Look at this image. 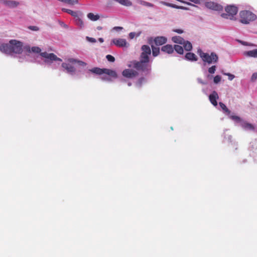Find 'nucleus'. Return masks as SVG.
Listing matches in <instances>:
<instances>
[{"instance_id":"obj_46","label":"nucleus","mask_w":257,"mask_h":257,"mask_svg":"<svg viewBox=\"0 0 257 257\" xmlns=\"http://www.w3.org/2000/svg\"><path fill=\"white\" fill-rule=\"evenodd\" d=\"M114 29L116 30H122V27H115L114 28Z\"/></svg>"},{"instance_id":"obj_15","label":"nucleus","mask_w":257,"mask_h":257,"mask_svg":"<svg viewBox=\"0 0 257 257\" xmlns=\"http://www.w3.org/2000/svg\"><path fill=\"white\" fill-rule=\"evenodd\" d=\"M1 2L10 8H15L19 5V3L15 1L2 0Z\"/></svg>"},{"instance_id":"obj_6","label":"nucleus","mask_w":257,"mask_h":257,"mask_svg":"<svg viewBox=\"0 0 257 257\" xmlns=\"http://www.w3.org/2000/svg\"><path fill=\"white\" fill-rule=\"evenodd\" d=\"M11 44L12 54H21L23 52V43L16 40L10 41Z\"/></svg>"},{"instance_id":"obj_8","label":"nucleus","mask_w":257,"mask_h":257,"mask_svg":"<svg viewBox=\"0 0 257 257\" xmlns=\"http://www.w3.org/2000/svg\"><path fill=\"white\" fill-rule=\"evenodd\" d=\"M122 75L126 78H133L138 76L139 73L134 69H126L123 71Z\"/></svg>"},{"instance_id":"obj_26","label":"nucleus","mask_w":257,"mask_h":257,"mask_svg":"<svg viewBox=\"0 0 257 257\" xmlns=\"http://www.w3.org/2000/svg\"><path fill=\"white\" fill-rule=\"evenodd\" d=\"M175 50L177 53L179 54H183L184 52L183 48L182 46L178 45H175L174 47V51Z\"/></svg>"},{"instance_id":"obj_49","label":"nucleus","mask_w":257,"mask_h":257,"mask_svg":"<svg viewBox=\"0 0 257 257\" xmlns=\"http://www.w3.org/2000/svg\"><path fill=\"white\" fill-rule=\"evenodd\" d=\"M98 41L101 42V43H102L103 42L104 40H103V39L102 38H100L98 39Z\"/></svg>"},{"instance_id":"obj_22","label":"nucleus","mask_w":257,"mask_h":257,"mask_svg":"<svg viewBox=\"0 0 257 257\" xmlns=\"http://www.w3.org/2000/svg\"><path fill=\"white\" fill-rule=\"evenodd\" d=\"M182 45H183V47L186 51H190L192 49V44L188 41H185L184 40V43Z\"/></svg>"},{"instance_id":"obj_16","label":"nucleus","mask_w":257,"mask_h":257,"mask_svg":"<svg viewBox=\"0 0 257 257\" xmlns=\"http://www.w3.org/2000/svg\"><path fill=\"white\" fill-rule=\"evenodd\" d=\"M161 51L169 54L174 52V47L172 45L167 44L161 48Z\"/></svg>"},{"instance_id":"obj_19","label":"nucleus","mask_w":257,"mask_h":257,"mask_svg":"<svg viewBox=\"0 0 257 257\" xmlns=\"http://www.w3.org/2000/svg\"><path fill=\"white\" fill-rule=\"evenodd\" d=\"M171 40L174 43L181 45L184 43V41L183 38L179 36L172 37Z\"/></svg>"},{"instance_id":"obj_4","label":"nucleus","mask_w":257,"mask_h":257,"mask_svg":"<svg viewBox=\"0 0 257 257\" xmlns=\"http://www.w3.org/2000/svg\"><path fill=\"white\" fill-rule=\"evenodd\" d=\"M89 71L96 74L101 75L102 74H105L113 78L117 77V74L115 71L109 69H101L98 67H94L89 70Z\"/></svg>"},{"instance_id":"obj_1","label":"nucleus","mask_w":257,"mask_h":257,"mask_svg":"<svg viewBox=\"0 0 257 257\" xmlns=\"http://www.w3.org/2000/svg\"><path fill=\"white\" fill-rule=\"evenodd\" d=\"M142 51L140 56V60H134L132 62L133 67L138 71L144 73L145 75L151 73V65L150 63V56L151 50L148 45H144L141 47Z\"/></svg>"},{"instance_id":"obj_17","label":"nucleus","mask_w":257,"mask_h":257,"mask_svg":"<svg viewBox=\"0 0 257 257\" xmlns=\"http://www.w3.org/2000/svg\"><path fill=\"white\" fill-rule=\"evenodd\" d=\"M161 3L165 6L170 7L173 8H175L177 9H182V10H187V9L184 7L183 6H179L176 5L171 4L169 3H167L165 2H161Z\"/></svg>"},{"instance_id":"obj_33","label":"nucleus","mask_w":257,"mask_h":257,"mask_svg":"<svg viewBox=\"0 0 257 257\" xmlns=\"http://www.w3.org/2000/svg\"><path fill=\"white\" fill-rule=\"evenodd\" d=\"M107 60L111 62H113L115 61V58L113 56L111 55H107L106 56Z\"/></svg>"},{"instance_id":"obj_48","label":"nucleus","mask_w":257,"mask_h":257,"mask_svg":"<svg viewBox=\"0 0 257 257\" xmlns=\"http://www.w3.org/2000/svg\"><path fill=\"white\" fill-rule=\"evenodd\" d=\"M198 82H200L201 84H206V83L203 82L200 79H198Z\"/></svg>"},{"instance_id":"obj_35","label":"nucleus","mask_w":257,"mask_h":257,"mask_svg":"<svg viewBox=\"0 0 257 257\" xmlns=\"http://www.w3.org/2000/svg\"><path fill=\"white\" fill-rule=\"evenodd\" d=\"M221 77L219 75H216L214 77L213 81L215 83H218L221 81Z\"/></svg>"},{"instance_id":"obj_24","label":"nucleus","mask_w":257,"mask_h":257,"mask_svg":"<svg viewBox=\"0 0 257 257\" xmlns=\"http://www.w3.org/2000/svg\"><path fill=\"white\" fill-rule=\"evenodd\" d=\"M62 11L71 15L72 16L74 17V18L77 17V16L78 15V12L73 11L69 9H62Z\"/></svg>"},{"instance_id":"obj_7","label":"nucleus","mask_w":257,"mask_h":257,"mask_svg":"<svg viewBox=\"0 0 257 257\" xmlns=\"http://www.w3.org/2000/svg\"><path fill=\"white\" fill-rule=\"evenodd\" d=\"M40 55L46 58L45 60V62L46 63H49L50 61H62V59L58 58L56 55L54 53H48L46 52H42L40 53Z\"/></svg>"},{"instance_id":"obj_14","label":"nucleus","mask_w":257,"mask_h":257,"mask_svg":"<svg viewBox=\"0 0 257 257\" xmlns=\"http://www.w3.org/2000/svg\"><path fill=\"white\" fill-rule=\"evenodd\" d=\"M167 41V38L163 36L157 37L154 39V42L157 46L162 45L166 43Z\"/></svg>"},{"instance_id":"obj_44","label":"nucleus","mask_w":257,"mask_h":257,"mask_svg":"<svg viewBox=\"0 0 257 257\" xmlns=\"http://www.w3.org/2000/svg\"><path fill=\"white\" fill-rule=\"evenodd\" d=\"M136 36V33L135 32H131L129 34V37L131 39H133Z\"/></svg>"},{"instance_id":"obj_51","label":"nucleus","mask_w":257,"mask_h":257,"mask_svg":"<svg viewBox=\"0 0 257 257\" xmlns=\"http://www.w3.org/2000/svg\"><path fill=\"white\" fill-rule=\"evenodd\" d=\"M131 85H132V83L131 82L128 83V86H131Z\"/></svg>"},{"instance_id":"obj_29","label":"nucleus","mask_w":257,"mask_h":257,"mask_svg":"<svg viewBox=\"0 0 257 257\" xmlns=\"http://www.w3.org/2000/svg\"><path fill=\"white\" fill-rule=\"evenodd\" d=\"M138 2L140 5L144 6L149 7H154L153 4H152L150 3H149V2H145L144 1L139 0L138 1Z\"/></svg>"},{"instance_id":"obj_18","label":"nucleus","mask_w":257,"mask_h":257,"mask_svg":"<svg viewBox=\"0 0 257 257\" xmlns=\"http://www.w3.org/2000/svg\"><path fill=\"white\" fill-rule=\"evenodd\" d=\"M185 58L188 60L192 61H196L197 60V56L195 54L191 52L187 53L185 55Z\"/></svg>"},{"instance_id":"obj_45","label":"nucleus","mask_w":257,"mask_h":257,"mask_svg":"<svg viewBox=\"0 0 257 257\" xmlns=\"http://www.w3.org/2000/svg\"><path fill=\"white\" fill-rule=\"evenodd\" d=\"M189 1L195 3V4H196L200 3L199 0H189Z\"/></svg>"},{"instance_id":"obj_30","label":"nucleus","mask_w":257,"mask_h":257,"mask_svg":"<svg viewBox=\"0 0 257 257\" xmlns=\"http://www.w3.org/2000/svg\"><path fill=\"white\" fill-rule=\"evenodd\" d=\"M219 104L224 112H226L228 114H230V111L228 109V108L223 103L220 102Z\"/></svg>"},{"instance_id":"obj_25","label":"nucleus","mask_w":257,"mask_h":257,"mask_svg":"<svg viewBox=\"0 0 257 257\" xmlns=\"http://www.w3.org/2000/svg\"><path fill=\"white\" fill-rule=\"evenodd\" d=\"M116 2L119 3L122 5L125 6H131L132 5V3L131 2H130L129 0H115Z\"/></svg>"},{"instance_id":"obj_10","label":"nucleus","mask_w":257,"mask_h":257,"mask_svg":"<svg viewBox=\"0 0 257 257\" xmlns=\"http://www.w3.org/2000/svg\"><path fill=\"white\" fill-rule=\"evenodd\" d=\"M111 42L119 47H127L129 46V44L127 43L126 41L124 39H113Z\"/></svg>"},{"instance_id":"obj_31","label":"nucleus","mask_w":257,"mask_h":257,"mask_svg":"<svg viewBox=\"0 0 257 257\" xmlns=\"http://www.w3.org/2000/svg\"><path fill=\"white\" fill-rule=\"evenodd\" d=\"M64 3L70 5H74L78 3V0H64Z\"/></svg>"},{"instance_id":"obj_9","label":"nucleus","mask_w":257,"mask_h":257,"mask_svg":"<svg viewBox=\"0 0 257 257\" xmlns=\"http://www.w3.org/2000/svg\"><path fill=\"white\" fill-rule=\"evenodd\" d=\"M205 6L207 8L212 10L219 11L223 10V7L222 6L212 2H208L205 3Z\"/></svg>"},{"instance_id":"obj_40","label":"nucleus","mask_w":257,"mask_h":257,"mask_svg":"<svg viewBox=\"0 0 257 257\" xmlns=\"http://www.w3.org/2000/svg\"><path fill=\"white\" fill-rule=\"evenodd\" d=\"M173 31L178 34H182L183 33V30L180 29H174L173 30Z\"/></svg>"},{"instance_id":"obj_27","label":"nucleus","mask_w":257,"mask_h":257,"mask_svg":"<svg viewBox=\"0 0 257 257\" xmlns=\"http://www.w3.org/2000/svg\"><path fill=\"white\" fill-rule=\"evenodd\" d=\"M242 127L246 130H253L254 126L251 123L244 122L242 124Z\"/></svg>"},{"instance_id":"obj_3","label":"nucleus","mask_w":257,"mask_h":257,"mask_svg":"<svg viewBox=\"0 0 257 257\" xmlns=\"http://www.w3.org/2000/svg\"><path fill=\"white\" fill-rule=\"evenodd\" d=\"M240 21L243 24H248L250 22L255 20L256 16L248 11H242L240 12Z\"/></svg>"},{"instance_id":"obj_32","label":"nucleus","mask_w":257,"mask_h":257,"mask_svg":"<svg viewBox=\"0 0 257 257\" xmlns=\"http://www.w3.org/2000/svg\"><path fill=\"white\" fill-rule=\"evenodd\" d=\"M31 50L33 52L36 53H40L41 51V49L38 47H33L31 48Z\"/></svg>"},{"instance_id":"obj_38","label":"nucleus","mask_w":257,"mask_h":257,"mask_svg":"<svg viewBox=\"0 0 257 257\" xmlns=\"http://www.w3.org/2000/svg\"><path fill=\"white\" fill-rule=\"evenodd\" d=\"M257 79V73L254 72L252 74L251 77V80L252 81H254Z\"/></svg>"},{"instance_id":"obj_52","label":"nucleus","mask_w":257,"mask_h":257,"mask_svg":"<svg viewBox=\"0 0 257 257\" xmlns=\"http://www.w3.org/2000/svg\"><path fill=\"white\" fill-rule=\"evenodd\" d=\"M102 79H103V80H105V78L104 77H102Z\"/></svg>"},{"instance_id":"obj_21","label":"nucleus","mask_w":257,"mask_h":257,"mask_svg":"<svg viewBox=\"0 0 257 257\" xmlns=\"http://www.w3.org/2000/svg\"><path fill=\"white\" fill-rule=\"evenodd\" d=\"M245 54L248 57L257 58V49L247 51Z\"/></svg>"},{"instance_id":"obj_2","label":"nucleus","mask_w":257,"mask_h":257,"mask_svg":"<svg viewBox=\"0 0 257 257\" xmlns=\"http://www.w3.org/2000/svg\"><path fill=\"white\" fill-rule=\"evenodd\" d=\"M198 53L204 62L212 64L216 63L218 62V57L214 52H212L209 54L207 53L203 52L201 50H199L198 51Z\"/></svg>"},{"instance_id":"obj_11","label":"nucleus","mask_w":257,"mask_h":257,"mask_svg":"<svg viewBox=\"0 0 257 257\" xmlns=\"http://www.w3.org/2000/svg\"><path fill=\"white\" fill-rule=\"evenodd\" d=\"M0 50L5 53L11 54H12V49H11V44L9 42V44H3L0 46Z\"/></svg>"},{"instance_id":"obj_12","label":"nucleus","mask_w":257,"mask_h":257,"mask_svg":"<svg viewBox=\"0 0 257 257\" xmlns=\"http://www.w3.org/2000/svg\"><path fill=\"white\" fill-rule=\"evenodd\" d=\"M218 95L215 91H213L209 96L210 102L215 106L217 105V99H218Z\"/></svg>"},{"instance_id":"obj_37","label":"nucleus","mask_w":257,"mask_h":257,"mask_svg":"<svg viewBox=\"0 0 257 257\" xmlns=\"http://www.w3.org/2000/svg\"><path fill=\"white\" fill-rule=\"evenodd\" d=\"M28 29L34 31H37L39 30V28L37 26H31L28 27Z\"/></svg>"},{"instance_id":"obj_13","label":"nucleus","mask_w":257,"mask_h":257,"mask_svg":"<svg viewBox=\"0 0 257 257\" xmlns=\"http://www.w3.org/2000/svg\"><path fill=\"white\" fill-rule=\"evenodd\" d=\"M62 67L66 70L67 73L71 74H74L76 70L74 66L66 63H63L62 64Z\"/></svg>"},{"instance_id":"obj_5","label":"nucleus","mask_w":257,"mask_h":257,"mask_svg":"<svg viewBox=\"0 0 257 257\" xmlns=\"http://www.w3.org/2000/svg\"><path fill=\"white\" fill-rule=\"evenodd\" d=\"M226 13L221 14V17L225 19L233 20V17L236 15L238 9L236 7L232 5L227 6L225 9Z\"/></svg>"},{"instance_id":"obj_23","label":"nucleus","mask_w":257,"mask_h":257,"mask_svg":"<svg viewBox=\"0 0 257 257\" xmlns=\"http://www.w3.org/2000/svg\"><path fill=\"white\" fill-rule=\"evenodd\" d=\"M75 22L77 26L82 28L84 27V23L82 20L78 15L77 17L74 18Z\"/></svg>"},{"instance_id":"obj_50","label":"nucleus","mask_w":257,"mask_h":257,"mask_svg":"<svg viewBox=\"0 0 257 257\" xmlns=\"http://www.w3.org/2000/svg\"><path fill=\"white\" fill-rule=\"evenodd\" d=\"M97 29L98 30H101L102 29V27L100 26H98L97 27Z\"/></svg>"},{"instance_id":"obj_42","label":"nucleus","mask_w":257,"mask_h":257,"mask_svg":"<svg viewBox=\"0 0 257 257\" xmlns=\"http://www.w3.org/2000/svg\"><path fill=\"white\" fill-rule=\"evenodd\" d=\"M77 63L82 66H85L86 65V63L85 62L78 60Z\"/></svg>"},{"instance_id":"obj_20","label":"nucleus","mask_w":257,"mask_h":257,"mask_svg":"<svg viewBox=\"0 0 257 257\" xmlns=\"http://www.w3.org/2000/svg\"><path fill=\"white\" fill-rule=\"evenodd\" d=\"M87 18L92 21H96L99 19L100 16L98 15H94L92 13H89L87 15Z\"/></svg>"},{"instance_id":"obj_41","label":"nucleus","mask_w":257,"mask_h":257,"mask_svg":"<svg viewBox=\"0 0 257 257\" xmlns=\"http://www.w3.org/2000/svg\"><path fill=\"white\" fill-rule=\"evenodd\" d=\"M86 39L88 40V41L91 43H95L96 42V40L93 38L87 37Z\"/></svg>"},{"instance_id":"obj_36","label":"nucleus","mask_w":257,"mask_h":257,"mask_svg":"<svg viewBox=\"0 0 257 257\" xmlns=\"http://www.w3.org/2000/svg\"><path fill=\"white\" fill-rule=\"evenodd\" d=\"M224 75L228 76L229 80H232L234 78V75L229 73H224Z\"/></svg>"},{"instance_id":"obj_39","label":"nucleus","mask_w":257,"mask_h":257,"mask_svg":"<svg viewBox=\"0 0 257 257\" xmlns=\"http://www.w3.org/2000/svg\"><path fill=\"white\" fill-rule=\"evenodd\" d=\"M68 61L72 63H77L78 60L74 58H69L68 59Z\"/></svg>"},{"instance_id":"obj_34","label":"nucleus","mask_w":257,"mask_h":257,"mask_svg":"<svg viewBox=\"0 0 257 257\" xmlns=\"http://www.w3.org/2000/svg\"><path fill=\"white\" fill-rule=\"evenodd\" d=\"M216 66L213 65L211 67L209 68L208 69V72L210 74H213L215 73V71L216 70Z\"/></svg>"},{"instance_id":"obj_43","label":"nucleus","mask_w":257,"mask_h":257,"mask_svg":"<svg viewBox=\"0 0 257 257\" xmlns=\"http://www.w3.org/2000/svg\"><path fill=\"white\" fill-rule=\"evenodd\" d=\"M231 118L233 120H235L237 121H240V118L239 117L237 116H235V115H233V116H231Z\"/></svg>"},{"instance_id":"obj_47","label":"nucleus","mask_w":257,"mask_h":257,"mask_svg":"<svg viewBox=\"0 0 257 257\" xmlns=\"http://www.w3.org/2000/svg\"><path fill=\"white\" fill-rule=\"evenodd\" d=\"M180 1V2H182V3H184L187 4H188V5H191V6H195V5H192V4H190V3H188L184 2L182 1Z\"/></svg>"},{"instance_id":"obj_28","label":"nucleus","mask_w":257,"mask_h":257,"mask_svg":"<svg viewBox=\"0 0 257 257\" xmlns=\"http://www.w3.org/2000/svg\"><path fill=\"white\" fill-rule=\"evenodd\" d=\"M152 54L154 57L158 56L160 54V48L152 46Z\"/></svg>"}]
</instances>
